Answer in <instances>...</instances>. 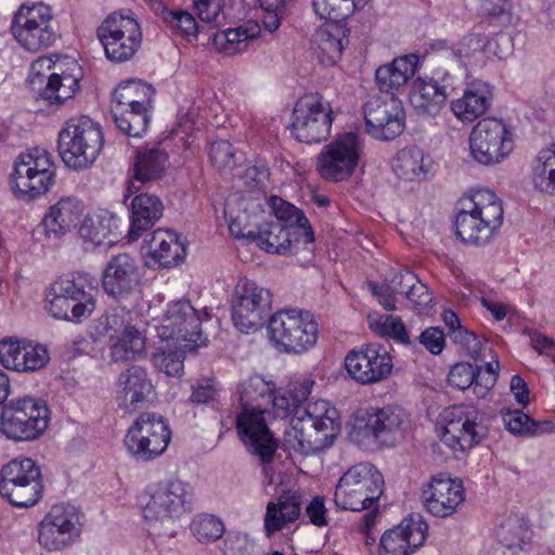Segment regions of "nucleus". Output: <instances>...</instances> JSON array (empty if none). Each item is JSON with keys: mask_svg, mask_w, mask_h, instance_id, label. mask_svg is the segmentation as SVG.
Instances as JSON below:
<instances>
[{"mask_svg": "<svg viewBox=\"0 0 555 555\" xmlns=\"http://www.w3.org/2000/svg\"><path fill=\"white\" fill-rule=\"evenodd\" d=\"M312 385L313 382L304 380L272 398V405L281 416L293 414L287 443L304 455L330 448L340 430L339 413L328 401L318 400L304 404Z\"/></svg>", "mask_w": 555, "mask_h": 555, "instance_id": "obj_1", "label": "nucleus"}, {"mask_svg": "<svg viewBox=\"0 0 555 555\" xmlns=\"http://www.w3.org/2000/svg\"><path fill=\"white\" fill-rule=\"evenodd\" d=\"M460 205L455 217L456 235L469 245L487 244L503 222L500 198L494 192L480 189L462 198Z\"/></svg>", "mask_w": 555, "mask_h": 555, "instance_id": "obj_2", "label": "nucleus"}, {"mask_svg": "<svg viewBox=\"0 0 555 555\" xmlns=\"http://www.w3.org/2000/svg\"><path fill=\"white\" fill-rule=\"evenodd\" d=\"M268 337L280 352L301 354L311 349L318 340L319 327L314 317L306 310L283 309L275 312L268 322Z\"/></svg>", "mask_w": 555, "mask_h": 555, "instance_id": "obj_3", "label": "nucleus"}, {"mask_svg": "<svg viewBox=\"0 0 555 555\" xmlns=\"http://www.w3.org/2000/svg\"><path fill=\"white\" fill-rule=\"evenodd\" d=\"M104 144L100 125L87 116L73 118L59 133V153L63 163L75 170L89 168Z\"/></svg>", "mask_w": 555, "mask_h": 555, "instance_id": "obj_4", "label": "nucleus"}, {"mask_svg": "<svg viewBox=\"0 0 555 555\" xmlns=\"http://www.w3.org/2000/svg\"><path fill=\"white\" fill-rule=\"evenodd\" d=\"M92 291L85 275L62 276L47 291V310L54 319L80 323L95 309Z\"/></svg>", "mask_w": 555, "mask_h": 555, "instance_id": "obj_5", "label": "nucleus"}, {"mask_svg": "<svg viewBox=\"0 0 555 555\" xmlns=\"http://www.w3.org/2000/svg\"><path fill=\"white\" fill-rule=\"evenodd\" d=\"M264 386L263 380L259 378L250 379L242 385V411L235 418V425L237 434L247 449L258 455L263 464H268L271 462L278 444L268 428L263 411L249 403L250 400H254L251 389H263Z\"/></svg>", "mask_w": 555, "mask_h": 555, "instance_id": "obj_6", "label": "nucleus"}, {"mask_svg": "<svg viewBox=\"0 0 555 555\" xmlns=\"http://www.w3.org/2000/svg\"><path fill=\"white\" fill-rule=\"evenodd\" d=\"M383 488V475L371 463H359L338 480L334 502L338 508L346 511L366 509L379 499Z\"/></svg>", "mask_w": 555, "mask_h": 555, "instance_id": "obj_7", "label": "nucleus"}, {"mask_svg": "<svg viewBox=\"0 0 555 555\" xmlns=\"http://www.w3.org/2000/svg\"><path fill=\"white\" fill-rule=\"evenodd\" d=\"M49 421V409L43 400L23 397L2 408L0 431L11 440L30 441L44 433Z\"/></svg>", "mask_w": 555, "mask_h": 555, "instance_id": "obj_8", "label": "nucleus"}, {"mask_svg": "<svg viewBox=\"0 0 555 555\" xmlns=\"http://www.w3.org/2000/svg\"><path fill=\"white\" fill-rule=\"evenodd\" d=\"M55 166L43 149L22 153L14 164L11 188L21 199H31L46 194L54 184Z\"/></svg>", "mask_w": 555, "mask_h": 555, "instance_id": "obj_9", "label": "nucleus"}, {"mask_svg": "<svg viewBox=\"0 0 555 555\" xmlns=\"http://www.w3.org/2000/svg\"><path fill=\"white\" fill-rule=\"evenodd\" d=\"M147 501L142 507L143 517L150 522L167 524L192 509V488L179 480L169 479L152 485L145 491Z\"/></svg>", "mask_w": 555, "mask_h": 555, "instance_id": "obj_10", "label": "nucleus"}, {"mask_svg": "<svg viewBox=\"0 0 555 555\" xmlns=\"http://www.w3.org/2000/svg\"><path fill=\"white\" fill-rule=\"evenodd\" d=\"M363 154V142L359 134L345 132L325 144L317 156V171L328 182H340L350 178Z\"/></svg>", "mask_w": 555, "mask_h": 555, "instance_id": "obj_11", "label": "nucleus"}, {"mask_svg": "<svg viewBox=\"0 0 555 555\" xmlns=\"http://www.w3.org/2000/svg\"><path fill=\"white\" fill-rule=\"evenodd\" d=\"M42 492L40 467L28 457L12 460L0 473V494L12 505H35Z\"/></svg>", "mask_w": 555, "mask_h": 555, "instance_id": "obj_12", "label": "nucleus"}, {"mask_svg": "<svg viewBox=\"0 0 555 555\" xmlns=\"http://www.w3.org/2000/svg\"><path fill=\"white\" fill-rule=\"evenodd\" d=\"M334 112L320 93L301 96L293 109L292 134L307 144L326 140L331 133Z\"/></svg>", "mask_w": 555, "mask_h": 555, "instance_id": "obj_13", "label": "nucleus"}, {"mask_svg": "<svg viewBox=\"0 0 555 555\" xmlns=\"http://www.w3.org/2000/svg\"><path fill=\"white\" fill-rule=\"evenodd\" d=\"M11 31L14 38L29 51L48 48L57 38L51 9L42 2L21 5L12 20Z\"/></svg>", "mask_w": 555, "mask_h": 555, "instance_id": "obj_14", "label": "nucleus"}, {"mask_svg": "<svg viewBox=\"0 0 555 555\" xmlns=\"http://www.w3.org/2000/svg\"><path fill=\"white\" fill-rule=\"evenodd\" d=\"M441 441L455 454H465L487 436L482 415L473 405H455L444 412Z\"/></svg>", "mask_w": 555, "mask_h": 555, "instance_id": "obj_15", "label": "nucleus"}, {"mask_svg": "<svg viewBox=\"0 0 555 555\" xmlns=\"http://www.w3.org/2000/svg\"><path fill=\"white\" fill-rule=\"evenodd\" d=\"M270 289L253 281H241L236 285L232 302V321L242 333H251L260 328L271 310Z\"/></svg>", "mask_w": 555, "mask_h": 555, "instance_id": "obj_16", "label": "nucleus"}, {"mask_svg": "<svg viewBox=\"0 0 555 555\" xmlns=\"http://www.w3.org/2000/svg\"><path fill=\"white\" fill-rule=\"evenodd\" d=\"M124 442L133 457L149 462L165 452L170 442V430L160 415L145 412L128 429Z\"/></svg>", "mask_w": 555, "mask_h": 555, "instance_id": "obj_17", "label": "nucleus"}, {"mask_svg": "<svg viewBox=\"0 0 555 555\" xmlns=\"http://www.w3.org/2000/svg\"><path fill=\"white\" fill-rule=\"evenodd\" d=\"M469 151L483 166L500 164L513 151L512 133L501 119L483 118L470 131Z\"/></svg>", "mask_w": 555, "mask_h": 555, "instance_id": "obj_18", "label": "nucleus"}, {"mask_svg": "<svg viewBox=\"0 0 555 555\" xmlns=\"http://www.w3.org/2000/svg\"><path fill=\"white\" fill-rule=\"evenodd\" d=\"M155 330L160 339L177 343L189 350H196L205 341L201 320L189 301L171 302Z\"/></svg>", "mask_w": 555, "mask_h": 555, "instance_id": "obj_19", "label": "nucleus"}, {"mask_svg": "<svg viewBox=\"0 0 555 555\" xmlns=\"http://www.w3.org/2000/svg\"><path fill=\"white\" fill-rule=\"evenodd\" d=\"M98 37L108 60L125 62L130 60L140 47L142 33L133 17L113 13L98 28Z\"/></svg>", "mask_w": 555, "mask_h": 555, "instance_id": "obj_20", "label": "nucleus"}, {"mask_svg": "<svg viewBox=\"0 0 555 555\" xmlns=\"http://www.w3.org/2000/svg\"><path fill=\"white\" fill-rule=\"evenodd\" d=\"M366 132L376 140L389 141L404 129L402 102L393 94L371 96L363 105Z\"/></svg>", "mask_w": 555, "mask_h": 555, "instance_id": "obj_21", "label": "nucleus"}, {"mask_svg": "<svg viewBox=\"0 0 555 555\" xmlns=\"http://www.w3.org/2000/svg\"><path fill=\"white\" fill-rule=\"evenodd\" d=\"M79 535V515L74 506L54 505L39 524L38 542L49 552L67 547Z\"/></svg>", "mask_w": 555, "mask_h": 555, "instance_id": "obj_22", "label": "nucleus"}, {"mask_svg": "<svg viewBox=\"0 0 555 555\" xmlns=\"http://www.w3.org/2000/svg\"><path fill=\"white\" fill-rule=\"evenodd\" d=\"M422 501L433 516L449 517L465 501V489L461 480L451 478L449 474L439 473L423 487Z\"/></svg>", "mask_w": 555, "mask_h": 555, "instance_id": "obj_23", "label": "nucleus"}, {"mask_svg": "<svg viewBox=\"0 0 555 555\" xmlns=\"http://www.w3.org/2000/svg\"><path fill=\"white\" fill-rule=\"evenodd\" d=\"M345 365L354 380L366 385L387 378L392 370V360L383 346L372 343L360 350L350 351Z\"/></svg>", "mask_w": 555, "mask_h": 555, "instance_id": "obj_24", "label": "nucleus"}, {"mask_svg": "<svg viewBox=\"0 0 555 555\" xmlns=\"http://www.w3.org/2000/svg\"><path fill=\"white\" fill-rule=\"evenodd\" d=\"M83 77L82 67L72 56H55V72H51L48 81L38 92V100L47 105H61L80 89Z\"/></svg>", "mask_w": 555, "mask_h": 555, "instance_id": "obj_25", "label": "nucleus"}, {"mask_svg": "<svg viewBox=\"0 0 555 555\" xmlns=\"http://www.w3.org/2000/svg\"><path fill=\"white\" fill-rule=\"evenodd\" d=\"M453 89V77L450 73L437 70L431 77H417L413 81L410 102L420 115L436 116Z\"/></svg>", "mask_w": 555, "mask_h": 555, "instance_id": "obj_26", "label": "nucleus"}, {"mask_svg": "<svg viewBox=\"0 0 555 555\" xmlns=\"http://www.w3.org/2000/svg\"><path fill=\"white\" fill-rule=\"evenodd\" d=\"M428 526L421 515L410 516L387 530L380 538L379 555H410L421 547Z\"/></svg>", "mask_w": 555, "mask_h": 555, "instance_id": "obj_27", "label": "nucleus"}, {"mask_svg": "<svg viewBox=\"0 0 555 555\" xmlns=\"http://www.w3.org/2000/svg\"><path fill=\"white\" fill-rule=\"evenodd\" d=\"M49 360V351L43 345L14 338L0 340V363L8 370L36 372L43 369Z\"/></svg>", "mask_w": 555, "mask_h": 555, "instance_id": "obj_28", "label": "nucleus"}, {"mask_svg": "<svg viewBox=\"0 0 555 555\" xmlns=\"http://www.w3.org/2000/svg\"><path fill=\"white\" fill-rule=\"evenodd\" d=\"M139 281V266L134 257L128 253L113 256L105 266L102 275V287L105 294L120 301L127 298Z\"/></svg>", "mask_w": 555, "mask_h": 555, "instance_id": "obj_29", "label": "nucleus"}, {"mask_svg": "<svg viewBox=\"0 0 555 555\" xmlns=\"http://www.w3.org/2000/svg\"><path fill=\"white\" fill-rule=\"evenodd\" d=\"M154 385L144 366L131 365L118 377L117 401L126 412H132L150 402Z\"/></svg>", "mask_w": 555, "mask_h": 555, "instance_id": "obj_30", "label": "nucleus"}, {"mask_svg": "<svg viewBox=\"0 0 555 555\" xmlns=\"http://www.w3.org/2000/svg\"><path fill=\"white\" fill-rule=\"evenodd\" d=\"M410 425L406 412L397 406H387L370 413L363 427L364 435L384 444H393L402 439Z\"/></svg>", "mask_w": 555, "mask_h": 555, "instance_id": "obj_31", "label": "nucleus"}, {"mask_svg": "<svg viewBox=\"0 0 555 555\" xmlns=\"http://www.w3.org/2000/svg\"><path fill=\"white\" fill-rule=\"evenodd\" d=\"M348 34V28L340 22H328L314 31L311 48L320 63L331 66L340 59Z\"/></svg>", "mask_w": 555, "mask_h": 555, "instance_id": "obj_32", "label": "nucleus"}, {"mask_svg": "<svg viewBox=\"0 0 555 555\" xmlns=\"http://www.w3.org/2000/svg\"><path fill=\"white\" fill-rule=\"evenodd\" d=\"M83 214V205L76 197H62L49 208L42 220L49 237L60 238L77 225Z\"/></svg>", "mask_w": 555, "mask_h": 555, "instance_id": "obj_33", "label": "nucleus"}, {"mask_svg": "<svg viewBox=\"0 0 555 555\" xmlns=\"http://www.w3.org/2000/svg\"><path fill=\"white\" fill-rule=\"evenodd\" d=\"M163 212L164 205L158 196L149 193L137 195L131 203L129 241H137L162 218Z\"/></svg>", "mask_w": 555, "mask_h": 555, "instance_id": "obj_34", "label": "nucleus"}, {"mask_svg": "<svg viewBox=\"0 0 555 555\" xmlns=\"http://www.w3.org/2000/svg\"><path fill=\"white\" fill-rule=\"evenodd\" d=\"M301 496L296 491H285L278 502H269L264 515V530L268 537L282 530L300 516Z\"/></svg>", "mask_w": 555, "mask_h": 555, "instance_id": "obj_35", "label": "nucleus"}, {"mask_svg": "<svg viewBox=\"0 0 555 555\" xmlns=\"http://www.w3.org/2000/svg\"><path fill=\"white\" fill-rule=\"evenodd\" d=\"M149 255L162 267H172L180 263L186 253L180 235L170 230H155L147 243Z\"/></svg>", "mask_w": 555, "mask_h": 555, "instance_id": "obj_36", "label": "nucleus"}, {"mask_svg": "<svg viewBox=\"0 0 555 555\" xmlns=\"http://www.w3.org/2000/svg\"><path fill=\"white\" fill-rule=\"evenodd\" d=\"M417 57L413 54L395 59L390 64L376 69V83L385 94H392L403 88L414 76Z\"/></svg>", "mask_w": 555, "mask_h": 555, "instance_id": "obj_37", "label": "nucleus"}, {"mask_svg": "<svg viewBox=\"0 0 555 555\" xmlns=\"http://www.w3.org/2000/svg\"><path fill=\"white\" fill-rule=\"evenodd\" d=\"M491 99V91L487 85L473 83L462 98L451 102V111L460 120L472 122L487 112Z\"/></svg>", "mask_w": 555, "mask_h": 555, "instance_id": "obj_38", "label": "nucleus"}, {"mask_svg": "<svg viewBox=\"0 0 555 555\" xmlns=\"http://www.w3.org/2000/svg\"><path fill=\"white\" fill-rule=\"evenodd\" d=\"M260 26L254 21L214 35L212 44L215 49L225 55H234L247 50L249 41L256 39L260 35Z\"/></svg>", "mask_w": 555, "mask_h": 555, "instance_id": "obj_39", "label": "nucleus"}, {"mask_svg": "<svg viewBox=\"0 0 555 555\" xmlns=\"http://www.w3.org/2000/svg\"><path fill=\"white\" fill-rule=\"evenodd\" d=\"M113 362H125L142 357L146 350L145 336L134 325L108 341Z\"/></svg>", "mask_w": 555, "mask_h": 555, "instance_id": "obj_40", "label": "nucleus"}, {"mask_svg": "<svg viewBox=\"0 0 555 555\" xmlns=\"http://www.w3.org/2000/svg\"><path fill=\"white\" fill-rule=\"evenodd\" d=\"M116 220L108 212L87 215L78 228V234L86 244V248L101 245L111 235L116 237Z\"/></svg>", "mask_w": 555, "mask_h": 555, "instance_id": "obj_41", "label": "nucleus"}, {"mask_svg": "<svg viewBox=\"0 0 555 555\" xmlns=\"http://www.w3.org/2000/svg\"><path fill=\"white\" fill-rule=\"evenodd\" d=\"M448 383L451 387L465 390L473 386L477 397H485L488 390L494 386V378L483 382L480 376V369L470 363L460 362L452 366L448 375Z\"/></svg>", "mask_w": 555, "mask_h": 555, "instance_id": "obj_42", "label": "nucleus"}, {"mask_svg": "<svg viewBox=\"0 0 555 555\" xmlns=\"http://www.w3.org/2000/svg\"><path fill=\"white\" fill-rule=\"evenodd\" d=\"M189 349L183 346L171 343L167 339H160L159 346L156 347L152 354V363L156 370L168 376L179 377L183 373L184 358Z\"/></svg>", "mask_w": 555, "mask_h": 555, "instance_id": "obj_43", "label": "nucleus"}, {"mask_svg": "<svg viewBox=\"0 0 555 555\" xmlns=\"http://www.w3.org/2000/svg\"><path fill=\"white\" fill-rule=\"evenodd\" d=\"M255 243L268 253L285 255L293 246L292 230L282 222H267L259 227Z\"/></svg>", "mask_w": 555, "mask_h": 555, "instance_id": "obj_44", "label": "nucleus"}, {"mask_svg": "<svg viewBox=\"0 0 555 555\" xmlns=\"http://www.w3.org/2000/svg\"><path fill=\"white\" fill-rule=\"evenodd\" d=\"M112 114L117 128L129 137H141L150 122L149 108L114 104Z\"/></svg>", "mask_w": 555, "mask_h": 555, "instance_id": "obj_45", "label": "nucleus"}, {"mask_svg": "<svg viewBox=\"0 0 555 555\" xmlns=\"http://www.w3.org/2000/svg\"><path fill=\"white\" fill-rule=\"evenodd\" d=\"M496 538L500 544L513 553L525 550L531 541V530L521 517L509 516L496 530Z\"/></svg>", "mask_w": 555, "mask_h": 555, "instance_id": "obj_46", "label": "nucleus"}, {"mask_svg": "<svg viewBox=\"0 0 555 555\" xmlns=\"http://www.w3.org/2000/svg\"><path fill=\"white\" fill-rule=\"evenodd\" d=\"M532 183L539 192L555 195V144L537 155L532 167Z\"/></svg>", "mask_w": 555, "mask_h": 555, "instance_id": "obj_47", "label": "nucleus"}, {"mask_svg": "<svg viewBox=\"0 0 555 555\" xmlns=\"http://www.w3.org/2000/svg\"><path fill=\"white\" fill-rule=\"evenodd\" d=\"M167 158V154L160 149L139 151L134 162L133 179L144 183L159 178Z\"/></svg>", "mask_w": 555, "mask_h": 555, "instance_id": "obj_48", "label": "nucleus"}, {"mask_svg": "<svg viewBox=\"0 0 555 555\" xmlns=\"http://www.w3.org/2000/svg\"><path fill=\"white\" fill-rule=\"evenodd\" d=\"M393 172L408 181L421 180L426 175L424 153L418 147L402 149L392 165Z\"/></svg>", "mask_w": 555, "mask_h": 555, "instance_id": "obj_49", "label": "nucleus"}, {"mask_svg": "<svg viewBox=\"0 0 555 555\" xmlns=\"http://www.w3.org/2000/svg\"><path fill=\"white\" fill-rule=\"evenodd\" d=\"M153 93L152 86L140 80H129L115 89L114 104L149 108Z\"/></svg>", "mask_w": 555, "mask_h": 555, "instance_id": "obj_50", "label": "nucleus"}, {"mask_svg": "<svg viewBox=\"0 0 555 555\" xmlns=\"http://www.w3.org/2000/svg\"><path fill=\"white\" fill-rule=\"evenodd\" d=\"M270 207L278 219L276 222H291V224H295L302 230L306 243H312L314 241V234L310 222L301 210L276 196L271 197Z\"/></svg>", "mask_w": 555, "mask_h": 555, "instance_id": "obj_51", "label": "nucleus"}, {"mask_svg": "<svg viewBox=\"0 0 555 555\" xmlns=\"http://www.w3.org/2000/svg\"><path fill=\"white\" fill-rule=\"evenodd\" d=\"M369 0H313L315 13L331 22L345 20L354 11L361 10Z\"/></svg>", "mask_w": 555, "mask_h": 555, "instance_id": "obj_52", "label": "nucleus"}, {"mask_svg": "<svg viewBox=\"0 0 555 555\" xmlns=\"http://www.w3.org/2000/svg\"><path fill=\"white\" fill-rule=\"evenodd\" d=\"M369 327L382 337H390L398 343L410 344L409 333L402 320L390 314H370Z\"/></svg>", "mask_w": 555, "mask_h": 555, "instance_id": "obj_53", "label": "nucleus"}, {"mask_svg": "<svg viewBox=\"0 0 555 555\" xmlns=\"http://www.w3.org/2000/svg\"><path fill=\"white\" fill-rule=\"evenodd\" d=\"M191 531L201 543H211L219 540L224 533V525L214 515L202 514L191 522Z\"/></svg>", "mask_w": 555, "mask_h": 555, "instance_id": "obj_54", "label": "nucleus"}, {"mask_svg": "<svg viewBox=\"0 0 555 555\" xmlns=\"http://www.w3.org/2000/svg\"><path fill=\"white\" fill-rule=\"evenodd\" d=\"M130 317V312L125 309L106 313L99 319L98 333L106 336L109 341L114 335H119L132 326Z\"/></svg>", "mask_w": 555, "mask_h": 555, "instance_id": "obj_55", "label": "nucleus"}, {"mask_svg": "<svg viewBox=\"0 0 555 555\" xmlns=\"http://www.w3.org/2000/svg\"><path fill=\"white\" fill-rule=\"evenodd\" d=\"M224 0H194L198 18L214 26H219L225 20Z\"/></svg>", "mask_w": 555, "mask_h": 555, "instance_id": "obj_56", "label": "nucleus"}, {"mask_svg": "<svg viewBox=\"0 0 555 555\" xmlns=\"http://www.w3.org/2000/svg\"><path fill=\"white\" fill-rule=\"evenodd\" d=\"M51 72H55V60L52 56H40L33 62L28 82L34 92L38 94Z\"/></svg>", "mask_w": 555, "mask_h": 555, "instance_id": "obj_57", "label": "nucleus"}, {"mask_svg": "<svg viewBox=\"0 0 555 555\" xmlns=\"http://www.w3.org/2000/svg\"><path fill=\"white\" fill-rule=\"evenodd\" d=\"M166 21L170 26L189 40L196 39L198 26L192 14L185 11L168 12Z\"/></svg>", "mask_w": 555, "mask_h": 555, "instance_id": "obj_58", "label": "nucleus"}, {"mask_svg": "<svg viewBox=\"0 0 555 555\" xmlns=\"http://www.w3.org/2000/svg\"><path fill=\"white\" fill-rule=\"evenodd\" d=\"M454 343L460 344L473 359L480 358L482 350V341L475 333L467 331L465 327H456L449 332Z\"/></svg>", "mask_w": 555, "mask_h": 555, "instance_id": "obj_59", "label": "nucleus"}, {"mask_svg": "<svg viewBox=\"0 0 555 555\" xmlns=\"http://www.w3.org/2000/svg\"><path fill=\"white\" fill-rule=\"evenodd\" d=\"M259 225L248 221L246 211L240 212L236 217L232 218L229 222V231L235 238L255 242Z\"/></svg>", "mask_w": 555, "mask_h": 555, "instance_id": "obj_60", "label": "nucleus"}, {"mask_svg": "<svg viewBox=\"0 0 555 555\" xmlns=\"http://www.w3.org/2000/svg\"><path fill=\"white\" fill-rule=\"evenodd\" d=\"M209 156L212 165L218 169L230 168L235 163L232 144L225 140L211 143Z\"/></svg>", "mask_w": 555, "mask_h": 555, "instance_id": "obj_61", "label": "nucleus"}, {"mask_svg": "<svg viewBox=\"0 0 555 555\" xmlns=\"http://www.w3.org/2000/svg\"><path fill=\"white\" fill-rule=\"evenodd\" d=\"M503 421L507 430L515 435H525L533 431L531 418L518 410L505 413Z\"/></svg>", "mask_w": 555, "mask_h": 555, "instance_id": "obj_62", "label": "nucleus"}, {"mask_svg": "<svg viewBox=\"0 0 555 555\" xmlns=\"http://www.w3.org/2000/svg\"><path fill=\"white\" fill-rule=\"evenodd\" d=\"M414 283L409 286L405 297L420 309L425 308L433 301V295L428 287L415 276Z\"/></svg>", "mask_w": 555, "mask_h": 555, "instance_id": "obj_63", "label": "nucleus"}, {"mask_svg": "<svg viewBox=\"0 0 555 555\" xmlns=\"http://www.w3.org/2000/svg\"><path fill=\"white\" fill-rule=\"evenodd\" d=\"M421 343L433 353L439 354L444 347V334L438 327L425 330L420 336Z\"/></svg>", "mask_w": 555, "mask_h": 555, "instance_id": "obj_64", "label": "nucleus"}]
</instances>
